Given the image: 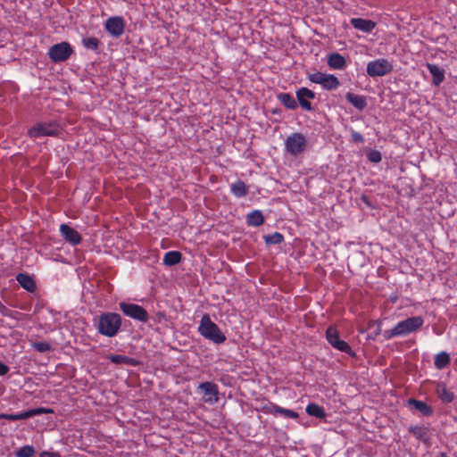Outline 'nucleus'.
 <instances>
[{
	"label": "nucleus",
	"instance_id": "14",
	"mask_svg": "<svg viewBox=\"0 0 457 457\" xmlns=\"http://www.w3.org/2000/svg\"><path fill=\"white\" fill-rule=\"evenodd\" d=\"M296 95V102L299 103L300 106L308 112H312L313 110L312 104L308 101L309 99H314L316 97V94L307 88V87H300L295 92Z\"/></svg>",
	"mask_w": 457,
	"mask_h": 457
},
{
	"label": "nucleus",
	"instance_id": "41",
	"mask_svg": "<svg viewBox=\"0 0 457 457\" xmlns=\"http://www.w3.org/2000/svg\"><path fill=\"white\" fill-rule=\"evenodd\" d=\"M9 367L0 361V376H4L9 372Z\"/></svg>",
	"mask_w": 457,
	"mask_h": 457
},
{
	"label": "nucleus",
	"instance_id": "10",
	"mask_svg": "<svg viewBox=\"0 0 457 457\" xmlns=\"http://www.w3.org/2000/svg\"><path fill=\"white\" fill-rule=\"evenodd\" d=\"M197 390L204 395V402L207 403H217L220 400L219 386L213 382H203L197 386Z\"/></svg>",
	"mask_w": 457,
	"mask_h": 457
},
{
	"label": "nucleus",
	"instance_id": "24",
	"mask_svg": "<svg viewBox=\"0 0 457 457\" xmlns=\"http://www.w3.org/2000/svg\"><path fill=\"white\" fill-rule=\"evenodd\" d=\"M246 223L250 227H259L264 223V217L261 211L253 210L246 216Z\"/></svg>",
	"mask_w": 457,
	"mask_h": 457
},
{
	"label": "nucleus",
	"instance_id": "17",
	"mask_svg": "<svg viewBox=\"0 0 457 457\" xmlns=\"http://www.w3.org/2000/svg\"><path fill=\"white\" fill-rule=\"evenodd\" d=\"M426 67L432 75V84L438 87L445 80V70L436 64L428 62Z\"/></svg>",
	"mask_w": 457,
	"mask_h": 457
},
{
	"label": "nucleus",
	"instance_id": "6",
	"mask_svg": "<svg viewBox=\"0 0 457 457\" xmlns=\"http://www.w3.org/2000/svg\"><path fill=\"white\" fill-rule=\"evenodd\" d=\"M257 410L264 414L281 415L286 419L298 418V413L295 411L283 408L268 400L262 401Z\"/></svg>",
	"mask_w": 457,
	"mask_h": 457
},
{
	"label": "nucleus",
	"instance_id": "27",
	"mask_svg": "<svg viewBox=\"0 0 457 457\" xmlns=\"http://www.w3.org/2000/svg\"><path fill=\"white\" fill-rule=\"evenodd\" d=\"M277 98L289 110H295L298 106L296 100L289 93H279L277 95Z\"/></svg>",
	"mask_w": 457,
	"mask_h": 457
},
{
	"label": "nucleus",
	"instance_id": "15",
	"mask_svg": "<svg viewBox=\"0 0 457 457\" xmlns=\"http://www.w3.org/2000/svg\"><path fill=\"white\" fill-rule=\"evenodd\" d=\"M350 23L355 29L365 33H370L376 27V22L362 18H352Z\"/></svg>",
	"mask_w": 457,
	"mask_h": 457
},
{
	"label": "nucleus",
	"instance_id": "22",
	"mask_svg": "<svg viewBox=\"0 0 457 457\" xmlns=\"http://www.w3.org/2000/svg\"><path fill=\"white\" fill-rule=\"evenodd\" d=\"M109 360L112 363L117 364V365H127V366H137L139 361H137L135 358H131L127 355L122 354H111L109 356Z\"/></svg>",
	"mask_w": 457,
	"mask_h": 457
},
{
	"label": "nucleus",
	"instance_id": "35",
	"mask_svg": "<svg viewBox=\"0 0 457 457\" xmlns=\"http://www.w3.org/2000/svg\"><path fill=\"white\" fill-rule=\"evenodd\" d=\"M35 449L32 445H24L16 452L17 457H33L35 454Z\"/></svg>",
	"mask_w": 457,
	"mask_h": 457
},
{
	"label": "nucleus",
	"instance_id": "5",
	"mask_svg": "<svg viewBox=\"0 0 457 457\" xmlns=\"http://www.w3.org/2000/svg\"><path fill=\"white\" fill-rule=\"evenodd\" d=\"M74 50L69 42L62 41L53 45L49 47L47 55L49 59L54 63L66 62Z\"/></svg>",
	"mask_w": 457,
	"mask_h": 457
},
{
	"label": "nucleus",
	"instance_id": "20",
	"mask_svg": "<svg viewBox=\"0 0 457 457\" xmlns=\"http://www.w3.org/2000/svg\"><path fill=\"white\" fill-rule=\"evenodd\" d=\"M345 99L360 112L363 111L367 106V99L364 96L347 92Z\"/></svg>",
	"mask_w": 457,
	"mask_h": 457
},
{
	"label": "nucleus",
	"instance_id": "28",
	"mask_svg": "<svg viewBox=\"0 0 457 457\" xmlns=\"http://www.w3.org/2000/svg\"><path fill=\"white\" fill-rule=\"evenodd\" d=\"M306 413L310 416L318 418V419H325L327 414L324 408L317 403H309L306 406Z\"/></svg>",
	"mask_w": 457,
	"mask_h": 457
},
{
	"label": "nucleus",
	"instance_id": "42",
	"mask_svg": "<svg viewBox=\"0 0 457 457\" xmlns=\"http://www.w3.org/2000/svg\"><path fill=\"white\" fill-rule=\"evenodd\" d=\"M9 312H10V310L6 306H4L3 303H0V312L3 315L7 316Z\"/></svg>",
	"mask_w": 457,
	"mask_h": 457
},
{
	"label": "nucleus",
	"instance_id": "34",
	"mask_svg": "<svg viewBox=\"0 0 457 457\" xmlns=\"http://www.w3.org/2000/svg\"><path fill=\"white\" fill-rule=\"evenodd\" d=\"M334 348L343 353H345L350 356L355 355V353L353 351L352 347L348 345V343L342 339H340L338 342H336Z\"/></svg>",
	"mask_w": 457,
	"mask_h": 457
},
{
	"label": "nucleus",
	"instance_id": "12",
	"mask_svg": "<svg viewBox=\"0 0 457 457\" xmlns=\"http://www.w3.org/2000/svg\"><path fill=\"white\" fill-rule=\"evenodd\" d=\"M59 231L62 238L72 246L78 245L82 241L81 235L67 224H61Z\"/></svg>",
	"mask_w": 457,
	"mask_h": 457
},
{
	"label": "nucleus",
	"instance_id": "13",
	"mask_svg": "<svg viewBox=\"0 0 457 457\" xmlns=\"http://www.w3.org/2000/svg\"><path fill=\"white\" fill-rule=\"evenodd\" d=\"M47 412H50V410L37 408V409H31L29 411H21V412H18V413H0V419L7 420L10 421H14V420H27L35 415L41 414V413H47Z\"/></svg>",
	"mask_w": 457,
	"mask_h": 457
},
{
	"label": "nucleus",
	"instance_id": "16",
	"mask_svg": "<svg viewBox=\"0 0 457 457\" xmlns=\"http://www.w3.org/2000/svg\"><path fill=\"white\" fill-rule=\"evenodd\" d=\"M435 392L437 397L445 403H450L455 398L453 392L448 389L446 385L443 382L436 383Z\"/></svg>",
	"mask_w": 457,
	"mask_h": 457
},
{
	"label": "nucleus",
	"instance_id": "8",
	"mask_svg": "<svg viewBox=\"0 0 457 457\" xmlns=\"http://www.w3.org/2000/svg\"><path fill=\"white\" fill-rule=\"evenodd\" d=\"M394 69L391 62L387 59L380 58L368 62L366 71L371 78L383 77L390 73Z\"/></svg>",
	"mask_w": 457,
	"mask_h": 457
},
{
	"label": "nucleus",
	"instance_id": "23",
	"mask_svg": "<svg viewBox=\"0 0 457 457\" xmlns=\"http://www.w3.org/2000/svg\"><path fill=\"white\" fill-rule=\"evenodd\" d=\"M408 430L418 440L424 443L429 440V429L425 426H411Z\"/></svg>",
	"mask_w": 457,
	"mask_h": 457
},
{
	"label": "nucleus",
	"instance_id": "2",
	"mask_svg": "<svg viewBox=\"0 0 457 457\" xmlns=\"http://www.w3.org/2000/svg\"><path fill=\"white\" fill-rule=\"evenodd\" d=\"M424 324V319L421 316L409 317L397 322L391 329L384 332L386 339H391L395 337H406L420 329Z\"/></svg>",
	"mask_w": 457,
	"mask_h": 457
},
{
	"label": "nucleus",
	"instance_id": "25",
	"mask_svg": "<svg viewBox=\"0 0 457 457\" xmlns=\"http://www.w3.org/2000/svg\"><path fill=\"white\" fill-rule=\"evenodd\" d=\"M81 44L87 50L93 51L96 54L100 53L101 41L95 37H86L81 40Z\"/></svg>",
	"mask_w": 457,
	"mask_h": 457
},
{
	"label": "nucleus",
	"instance_id": "30",
	"mask_svg": "<svg viewBox=\"0 0 457 457\" xmlns=\"http://www.w3.org/2000/svg\"><path fill=\"white\" fill-rule=\"evenodd\" d=\"M339 86V79L333 74H327L324 78L323 83L321 84L323 89L329 91L337 89Z\"/></svg>",
	"mask_w": 457,
	"mask_h": 457
},
{
	"label": "nucleus",
	"instance_id": "31",
	"mask_svg": "<svg viewBox=\"0 0 457 457\" xmlns=\"http://www.w3.org/2000/svg\"><path fill=\"white\" fill-rule=\"evenodd\" d=\"M451 361L450 356L445 352H441L435 356L434 365L438 370L445 369Z\"/></svg>",
	"mask_w": 457,
	"mask_h": 457
},
{
	"label": "nucleus",
	"instance_id": "38",
	"mask_svg": "<svg viewBox=\"0 0 457 457\" xmlns=\"http://www.w3.org/2000/svg\"><path fill=\"white\" fill-rule=\"evenodd\" d=\"M32 347L39 353H46L52 349L51 345L47 342H34Z\"/></svg>",
	"mask_w": 457,
	"mask_h": 457
},
{
	"label": "nucleus",
	"instance_id": "11",
	"mask_svg": "<svg viewBox=\"0 0 457 457\" xmlns=\"http://www.w3.org/2000/svg\"><path fill=\"white\" fill-rule=\"evenodd\" d=\"M125 21L121 16H112L108 18L104 23V29L113 37H119L124 33Z\"/></svg>",
	"mask_w": 457,
	"mask_h": 457
},
{
	"label": "nucleus",
	"instance_id": "36",
	"mask_svg": "<svg viewBox=\"0 0 457 457\" xmlns=\"http://www.w3.org/2000/svg\"><path fill=\"white\" fill-rule=\"evenodd\" d=\"M327 73H322L320 71H317L315 73H312L307 75V78L310 81L315 84L321 85L323 83L324 78L326 77Z\"/></svg>",
	"mask_w": 457,
	"mask_h": 457
},
{
	"label": "nucleus",
	"instance_id": "1",
	"mask_svg": "<svg viewBox=\"0 0 457 457\" xmlns=\"http://www.w3.org/2000/svg\"><path fill=\"white\" fill-rule=\"evenodd\" d=\"M94 324L100 335L113 337L121 328L122 319L117 312H103L94 320Z\"/></svg>",
	"mask_w": 457,
	"mask_h": 457
},
{
	"label": "nucleus",
	"instance_id": "33",
	"mask_svg": "<svg viewBox=\"0 0 457 457\" xmlns=\"http://www.w3.org/2000/svg\"><path fill=\"white\" fill-rule=\"evenodd\" d=\"M264 241L267 245H279L284 241V236L279 232L264 236Z\"/></svg>",
	"mask_w": 457,
	"mask_h": 457
},
{
	"label": "nucleus",
	"instance_id": "39",
	"mask_svg": "<svg viewBox=\"0 0 457 457\" xmlns=\"http://www.w3.org/2000/svg\"><path fill=\"white\" fill-rule=\"evenodd\" d=\"M351 138H352V141L354 142V143H363L364 142V137L363 136L358 132V131H355V130H352L351 132Z\"/></svg>",
	"mask_w": 457,
	"mask_h": 457
},
{
	"label": "nucleus",
	"instance_id": "7",
	"mask_svg": "<svg viewBox=\"0 0 457 457\" xmlns=\"http://www.w3.org/2000/svg\"><path fill=\"white\" fill-rule=\"evenodd\" d=\"M119 308L124 313V315L137 321L145 323L149 320L148 312L145 308L138 304L120 302L119 303Z\"/></svg>",
	"mask_w": 457,
	"mask_h": 457
},
{
	"label": "nucleus",
	"instance_id": "3",
	"mask_svg": "<svg viewBox=\"0 0 457 457\" xmlns=\"http://www.w3.org/2000/svg\"><path fill=\"white\" fill-rule=\"evenodd\" d=\"M199 334L216 345L223 344L227 337L208 314H204L198 327Z\"/></svg>",
	"mask_w": 457,
	"mask_h": 457
},
{
	"label": "nucleus",
	"instance_id": "26",
	"mask_svg": "<svg viewBox=\"0 0 457 457\" xmlns=\"http://www.w3.org/2000/svg\"><path fill=\"white\" fill-rule=\"evenodd\" d=\"M230 191L234 196L241 198L248 194V187L242 180H237L230 185Z\"/></svg>",
	"mask_w": 457,
	"mask_h": 457
},
{
	"label": "nucleus",
	"instance_id": "40",
	"mask_svg": "<svg viewBox=\"0 0 457 457\" xmlns=\"http://www.w3.org/2000/svg\"><path fill=\"white\" fill-rule=\"evenodd\" d=\"M40 457H61V455L58 452L44 451L40 453Z\"/></svg>",
	"mask_w": 457,
	"mask_h": 457
},
{
	"label": "nucleus",
	"instance_id": "37",
	"mask_svg": "<svg viewBox=\"0 0 457 457\" xmlns=\"http://www.w3.org/2000/svg\"><path fill=\"white\" fill-rule=\"evenodd\" d=\"M367 158L370 162H379L382 159L381 153L378 150L370 149L367 151Z\"/></svg>",
	"mask_w": 457,
	"mask_h": 457
},
{
	"label": "nucleus",
	"instance_id": "21",
	"mask_svg": "<svg viewBox=\"0 0 457 457\" xmlns=\"http://www.w3.org/2000/svg\"><path fill=\"white\" fill-rule=\"evenodd\" d=\"M408 403L419 411L423 416H431L434 412L433 408L421 400L411 398L408 400Z\"/></svg>",
	"mask_w": 457,
	"mask_h": 457
},
{
	"label": "nucleus",
	"instance_id": "9",
	"mask_svg": "<svg viewBox=\"0 0 457 457\" xmlns=\"http://www.w3.org/2000/svg\"><path fill=\"white\" fill-rule=\"evenodd\" d=\"M307 140L302 133H293L285 141V147L287 153L292 155H298L305 150Z\"/></svg>",
	"mask_w": 457,
	"mask_h": 457
},
{
	"label": "nucleus",
	"instance_id": "19",
	"mask_svg": "<svg viewBox=\"0 0 457 457\" xmlns=\"http://www.w3.org/2000/svg\"><path fill=\"white\" fill-rule=\"evenodd\" d=\"M16 280L21 285L22 288L27 290L29 293L35 292L37 289V285L35 280L31 276L27 273H19L16 275Z\"/></svg>",
	"mask_w": 457,
	"mask_h": 457
},
{
	"label": "nucleus",
	"instance_id": "29",
	"mask_svg": "<svg viewBox=\"0 0 457 457\" xmlns=\"http://www.w3.org/2000/svg\"><path fill=\"white\" fill-rule=\"evenodd\" d=\"M182 253L179 251H169L163 256V263L166 266H173L181 262Z\"/></svg>",
	"mask_w": 457,
	"mask_h": 457
},
{
	"label": "nucleus",
	"instance_id": "32",
	"mask_svg": "<svg viewBox=\"0 0 457 457\" xmlns=\"http://www.w3.org/2000/svg\"><path fill=\"white\" fill-rule=\"evenodd\" d=\"M326 338L328 342L334 347L336 342L340 340L339 334L334 327H328L326 330Z\"/></svg>",
	"mask_w": 457,
	"mask_h": 457
},
{
	"label": "nucleus",
	"instance_id": "4",
	"mask_svg": "<svg viewBox=\"0 0 457 457\" xmlns=\"http://www.w3.org/2000/svg\"><path fill=\"white\" fill-rule=\"evenodd\" d=\"M62 128L55 120L37 122L29 129L28 136L30 138H38L43 137H58L62 134Z\"/></svg>",
	"mask_w": 457,
	"mask_h": 457
},
{
	"label": "nucleus",
	"instance_id": "18",
	"mask_svg": "<svg viewBox=\"0 0 457 457\" xmlns=\"http://www.w3.org/2000/svg\"><path fill=\"white\" fill-rule=\"evenodd\" d=\"M327 62L333 70H344L347 65L345 58L339 53L328 54Z\"/></svg>",
	"mask_w": 457,
	"mask_h": 457
}]
</instances>
